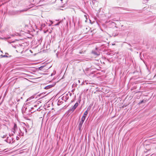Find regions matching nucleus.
Masks as SVG:
<instances>
[{"label":"nucleus","mask_w":156,"mask_h":156,"mask_svg":"<svg viewBox=\"0 0 156 156\" xmlns=\"http://www.w3.org/2000/svg\"><path fill=\"white\" fill-rule=\"evenodd\" d=\"M68 94H69V95L70 96H71V93L70 94H66L64 95L62 98V99L64 101H66L69 99V97L68 96Z\"/></svg>","instance_id":"39448f33"},{"label":"nucleus","mask_w":156,"mask_h":156,"mask_svg":"<svg viewBox=\"0 0 156 156\" xmlns=\"http://www.w3.org/2000/svg\"><path fill=\"white\" fill-rule=\"evenodd\" d=\"M34 109V107H33L32 108H31V109L30 110V111H31L32 109Z\"/></svg>","instance_id":"a878e982"},{"label":"nucleus","mask_w":156,"mask_h":156,"mask_svg":"<svg viewBox=\"0 0 156 156\" xmlns=\"http://www.w3.org/2000/svg\"><path fill=\"white\" fill-rule=\"evenodd\" d=\"M20 137V136H16V139L17 140H18L19 139Z\"/></svg>","instance_id":"aec40b11"},{"label":"nucleus","mask_w":156,"mask_h":156,"mask_svg":"<svg viewBox=\"0 0 156 156\" xmlns=\"http://www.w3.org/2000/svg\"><path fill=\"white\" fill-rule=\"evenodd\" d=\"M7 136V134H6L5 135H4L3 136H1V137L2 138H5L6 137V136Z\"/></svg>","instance_id":"f3484780"},{"label":"nucleus","mask_w":156,"mask_h":156,"mask_svg":"<svg viewBox=\"0 0 156 156\" xmlns=\"http://www.w3.org/2000/svg\"><path fill=\"white\" fill-rule=\"evenodd\" d=\"M104 45V44H101L100 43H99L98 44V45H98L99 46H102Z\"/></svg>","instance_id":"a211bd4d"},{"label":"nucleus","mask_w":156,"mask_h":156,"mask_svg":"<svg viewBox=\"0 0 156 156\" xmlns=\"http://www.w3.org/2000/svg\"><path fill=\"white\" fill-rule=\"evenodd\" d=\"M24 44L23 43L22 44H19V45L17 46L16 47L17 50H16V51L17 52H20V51H21V53H22L24 47Z\"/></svg>","instance_id":"f03ea898"},{"label":"nucleus","mask_w":156,"mask_h":156,"mask_svg":"<svg viewBox=\"0 0 156 156\" xmlns=\"http://www.w3.org/2000/svg\"><path fill=\"white\" fill-rule=\"evenodd\" d=\"M148 1V0H143V3L145 4Z\"/></svg>","instance_id":"6ab92c4d"},{"label":"nucleus","mask_w":156,"mask_h":156,"mask_svg":"<svg viewBox=\"0 0 156 156\" xmlns=\"http://www.w3.org/2000/svg\"><path fill=\"white\" fill-rule=\"evenodd\" d=\"M88 113L87 112V110L84 113L82 117L81 120L84 121L85 118L86 117V115H87Z\"/></svg>","instance_id":"423d86ee"},{"label":"nucleus","mask_w":156,"mask_h":156,"mask_svg":"<svg viewBox=\"0 0 156 156\" xmlns=\"http://www.w3.org/2000/svg\"><path fill=\"white\" fill-rule=\"evenodd\" d=\"M84 121H82L81 120L80 121V122L79 123L78 125V128L80 130L82 129V126L84 122Z\"/></svg>","instance_id":"0eeeda50"},{"label":"nucleus","mask_w":156,"mask_h":156,"mask_svg":"<svg viewBox=\"0 0 156 156\" xmlns=\"http://www.w3.org/2000/svg\"><path fill=\"white\" fill-rule=\"evenodd\" d=\"M97 2L96 1V0H93L92 1V3L93 4H94L95 2Z\"/></svg>","instance_id":"dca6fc26"},{"label":"nucleus","mask_w":156,"mask_h":156,"mask_svg":"<svg viewBox=\"0 0 156 156\" xmlns=\"http://www.w3.org/2000/svg\"><path fill=\"white\" fill-rule=\"evenodd\" d=\"M0 56L1 57V58H4V57H10L11 56L10 55H9V54L8 53H5V55H1Z\"/></svg>","instance_id":"1a4fd4ad"},{"label":"nucleus","mask_w":156,"mask_h":156,"mask_svg":"<svg viewBox=\"0 0 156 156\" xmlns=\"http://www.w3.org/2000/svg\"><path fill=\"white\" fill-rule=\"evenodd\" d=\"M60 23V22H58V23H56V24L55 25V26H58V25Z\"/></svg>","instance_id":"412c9836"},{"label":"nucleus","mask_w":156,"mask_h":156,"mask_svg":"<svg viewBox=\"0 0 156 156\" xmlns=\"http://www.w3.org/2000/svg\"><path fill=\"white\" fill-rule=\"evenodd\" d=\"M78 105L79 104L77 102H76L75 104L72 107V108H71L68 110V113H72L73 112L75 111L76 108L78 107Z\"/></svg>","instance_id":"7ed1b4c3"},{"label":"nucleus","mask_w":156,"mask_h":156,"mask_svg":"<svg viewBox=\"0 0 156 156\" xmlns=\"http://www.w3.org/2000/svg\"><path fill=\"white\" fill-rule=\"evenodd\" d=\"M85 82H82V83L81 85L84 84H85Z\"/></svg>","instance_id":"5701e85b"},{"label":"nucleus","mask_w":156,"mask_h":156,"mask_svg":"<svg viewBox=\"0 0 156 156\" xmlns=\"http://www.w3.org/2000/svg\"><path fill=\"white\" fill-rule=\"evenodd\" d=\"M44 0H40V1H43Z\"/></svg>","instance_id":"c756f323"},{"label":"nucleus","mask_w":156,"mask_h":156,"mask_svg":"<svg viewBox=\"0 0 156 156\" xmlns=\"http://www.w3.org/2000/svg\"><path fill=\"white\" fill-rule=\"evenodd\" d=\"M54 85H55V84H51V85H48L46 86L44 88L45 89H50V88H51L52 87H54Z\"/></svg>","instance_id":"9d476101"},{"label":"nucleus","mask_w":156,"mask_h":156,"mask_svg":"<svg viewBox=\"0 0 156 156\" xmlns=\"http://www.w3.org/2000/svg\"><path fill=\"white\" fill-rule=\"evenodd\" d=\"M58 103H61V101H60V100L59 99L58 100Z\"/></svg>","instance_id":"393cba45"},{"label":"nucleus","mask_w":156,"mask_h":156,"mask_svg":"<svg viewBox=\"0 0 156 156\" xmlns=\"http://www.w3.org/2000/svg\"><path fill=\"white\" fill-rule=\"evenodd\" d=\"M42 41V40L41 39H40L39 40H38V43H37V44H41V42Z\"/></svg>","instance_id":"2eb2a0df"},{"label":"nucleus","mask_w":156,"mask_h":156,"mask_svg":"<svg viewBox=\"0 0 156 156\" xmlns=\"http://www.w3.org/2000/svg\"><path fill=\"white\" fill-rule=\"evenodd\" d=\"M78 82H79L80 83V80H78Z\"/></svg>","instance_id":"473e14b6"},{"label":"nucleus","mask_w":156,"mask_h":156,"mask_svg":"<svg viewBox=\"0 0 156 156\" xmlns=\"http://www.w3.org/2000/svg\"><path fill=\"white\" fill-rule=\"evenodd\" d=\"M17 128V126L16 125V123L14 124V126L13 129H12L13 130H12V132L14 134L15 132V129H16Z\"/></svg>","instance_id":"f8f14e48"},{"label":"nucleus","mask_w":156,"mask_h":156,"mask_svg":"<svg viewBox=\"0 0 156 156\" xmlns=\"http://www.w3.org/2000/svg\"><path fill=\"white\" fill-rule=\"evenodd\" d=\"M98 48L96 47L95 50H92V53L95 56H98L100 55V52L98 50Z\"/></svg>","instance_id":"20e7f679"},{"label":"nucleus","mask_w":156,"mask_h":156,"mask_svg":"<svg viewBox=\"0 0 156 156\" xmlns=\"http://www.w3.org/2000/svg\"><path fill=\"white\" fill-rule=\"evenodd\" d=\"M80 54H81V52H80Z\"/></svg>","instance_id":"f704fd0d"},{"label":"nucleus","mask_w":156,"mask_h":156,"mask_svg":"<svg viewBox=\"0 0 156 156\" xmlns=\"http://www.w3.org/2000/svg\"><path fill=\"white\" fill-rule=\"evenodd\" d=\"M52 75H53V74H52H52H51V76H52Z\"/></svg>","instance_id":"72a5a7b5"},{"label":"nucleus","mask_w":156,"mask_h":156,"mask_svg":"<svg viewBox=\"0 0 156 156\" xmlns=\"http://www.w3.org/2000/svg\"><path fill=\"white\" fill-rule=\"evenodd\" d=\"M80 101H81V100L80 99H79L78 100V102H79V103H80Z\"/></svg>","instance_id":"bb28decb"},{"label":"nucleus","mask_w":156,"mask_h":156,"mask_svg":"<svg viewBox=\"0 0 156 156\" xmlns=\"http://www.w3.org/2000/svg\"><path fill=\"white\" fill-rule=\"evenodd\" d=\"M1 104H0V105H1Z\"/></svg>","instance_id":"e433bc0d"},{"label":"nucleus","mask_w":156,"mask_h":156,"mask_svg":"<svg viewBox=\"0 0 156 156\" xmlns=\"http://www.w3.org/2000/svg\"><path fill=\"white\" fill-rule=\"evenodd\" d=\"M34 98L33 96H31L28 98L27 100V101L31 100V99H33Z\"/></svg>","instance_id":"ddd939ff"},{"label":"nucleus","mask_w":156,"mask_h":156,"mask_svg":"<svg viewBox=\"0 0 156 156\" xmlns=\"http://www.w3.org/2000/svg\"><path fill=\"white\" fill-rule=\"evenodd\" d=\"M85 83H86V84H87L88 83H87L86 81H85Z\"/></svg>","instance_id":"cd10ccee"},{"label":"nucleus","mask_w":156,"mask_h":156,"mask_svg":"<svg viewBox=\"0 0 156 156\" xmlns=\"http://www.w3.org/2000/svg\"><path fill=\"white\" fill-rule=\"evenodd\" d=\"M12 36H14V34H12Z\"/></svg>","instance_id":"2f4dec72"},{"label":"nucleus","mask_w":156,"mask_h":156,"mask_svg":"<svg viewBox=\"0 0 156 156\" xmlns=\"http://www.w3.org/2000/svg\"><path fill=\"white\" fill-rule=\"evenodd\" d=\"M13 133H12L11 134H9V137H7L6 140H5L7 143L9 144H12L14 142V139L11 137L12 135H13Z\"/></svg>","instance_id":"f257e3e1"},{"label":"nucleus","mask_w":156,"mask_h":156,"mask_svg":"<svg viewBox=\"0 0 156 156\" xmlns=\"http://www.w3.org/2000/svg\"><path fill=\"white\" fill-rule=\"evenodd\" d=\"M25 10H17L16 11H12L13 13L12 14V15H14L16 14H18L21 12H23Z\"/></svg>","instance_id":"6e6552de"},{"label":"nucleus","mask_w":156,"mask_h":156,"mask_svg":"<svg viewBox=\"0 0 156 156\" xmlns=\"http://www.w3.org/2000/svg\"><path fill=\"white\" fill-rule=\"evenodd\" d=\"M1 97H0V99H1Z\"/></svg>","instance_id":"c9c22d12"},{"label":"nucleus","mask_w":156,"mask_h":156,"mask_svg":"<svg viewBox=\"0 0 156 156\" xmlns=\"http://www.w3.org/2000/svg\"><path fill=\"white\" fill-rule=\"evenodd\" d=\"M23 129H24V130H25L26 132H27V130H26V128L25 127H23Z\"/></svg>","instance_id":"4be33fe9"},{"label":"nucleus","mask_w":156,"mask_h":156,"mask_svg":"<svg viewBox=\"0 0 156 156\" xmlns=\"http://www.w3.org/2000/svg\"><path fill=\"white\" fill-rule=\"evenodd\" d=\"M1 52L2 53H3V51H2V50H1Z\"/></svg>","instance_id":"c85d7f7f"},{"label":"nucleus","mask_w":156,"mask_h":156,"mask_svg":"<svg viewBox=\"0 0 156 156\" xmlns=\"http://www.w3.org/2000/svg\"><path fill=\"white\" fill-rule=\"evenodd\" d=\"M19 135H18V136H22L23 135V133L22 131H21L20 130V132H19Z\"/></svg>","instance_id":"4468645a"},{"label":"nucleus","mask_w":156,"mask_h":156,"mask_svg":"<svg viewBox=\"0 0 156 156\" xmlns=\"http://www.w3.org/2000/svg\"><path fill=\"white\" fill-rule=\"evenodd\" d=\"M73 101H73L72 100V101H71V102H73Z\"/></svg>","instance_id":"7c9ffc66"},{"label":"nucleus","mask_w":156,"mask_h":156,"mask_svg":"<svg viewBox=\"0 0 156 156\" xmlns=\"http://www.w3.org/2000/svg\"><path fill=\"white\" fill-rule=\"evenodd\" d=\"M143 102H144V101L143 100H142V101H141L139 103V104Z\"/></svg>","instance_id":"b1692460"},{"label":"nucleus","mask_w":156,"mask_h":156,"mask_svg":"<svg viewBox=\"0 0 156 156\" xmlns=\"http://www.w3.org/2000/svg\"><path fill=\"white\" fill-rule=\"evenodd\" d=\"M49 68L45 66H41L40 67H39L38 68V69L40 70H43V69L44 68H45L44 69H48Z\"/></svg>","instance_id":"9b49d317"}]
</instances>
